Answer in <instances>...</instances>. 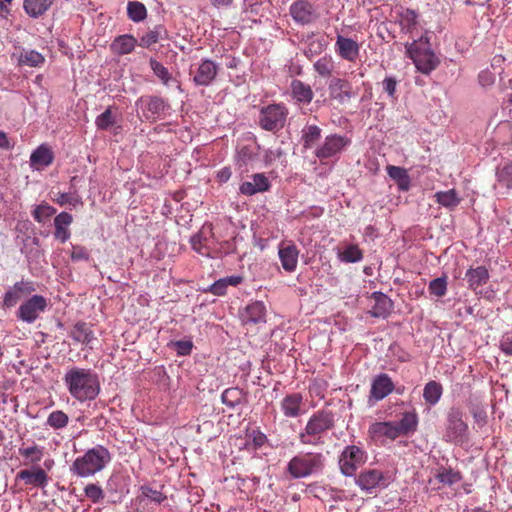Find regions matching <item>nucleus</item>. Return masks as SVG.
Wrapping results in <instances>:
<instances>
[{
	"mask_svg": "<svg viewBox=\"0 0 512 512\" xmlns=\"http://www.w3.org/2000/svg\"><path fill=\"white\" fill-rule=\"evenodd\" d=\"M436 479L444 484V485H453L462 480V475L459 471H454L453 469L440 468L436 475Z\"/></svg>",
	"mask_w": 512,
	"mask_h": 512,
	"instance_id": "nucleus-44",
	"label": "nucleus"
},
{
	"mask_svg": "<svg viewBox=\"0 0 512 512\" xmlns=\"http://www.w3.org/2000/svg\"><path fill=\"white\" fill-rule=\"evenodd\" d=\"M163 30L162 26H156L153 30L147 32L140 38L139 45L144 48H149L152 45L156 44L161 37V32Z\"/></svg>",
	"mask_w": 512,
	"mask_h": 512,
	"instance_id": "nucleus-50",
	"label": "nucleus"
},
{
	"mask_svg": "<svg viewBox=\"0 0 512 512\" xmlns=\"http://www.w3.org/2000/svg\"><path fill=\"white\" fill-rule=\"evenodd\" d=\"M127 16L133 22H141L147 17V9L142 2L129 1L127 4Z\"/></svg>",
	"mask_w": 512,
	"mask_h": 512,
	"instance_id": "nucleus-41",
	"label": "nucleus"
},
{
	"mask_svg": "<svg viewBox=\"0 0 512 512\" xmlns=\"http://www.w3.org/2000/svg\"><path fill=\"white\" fill-rule=\"evenodd\" d=\"M387 478L377 469H369L361 472L356 484L364 491L372 493L377 488H384L388 485Z\"/></svg>",
	"mask_w": 512,
	"mask_h": 512,
	"instance_id": "nucleus-16",
	"label": "nucleus"
},
{
	"mask_svg": "<svg viewBox=\"0 0 512 512\" xmlns=\"http://www.w3.org/2000/svg\"><path fill=\"white\" fill-rule=\"evenodd\" d=\"M289 111L284 103H273L261 108L259 112V126L266 131L277 132L287 121Z\"/></svg>",
	"mask_w": 512,
	"mask_h": 512,
	"instance_id": "nucleus-6",
	"label": "nucleus"
},
{
	"mask_svg": "<svg viewBox=\"0 0 512 512\" xmlns=\"http://www.w3.org/2000/svg\"><path fill=\"white\" fill-rule=\"evenodd\" d=\"M335 50L341 58L350 62L355 61L359 55L358 43L342 35L337 36Z\"/></svg>",
	"mask_w": 512,
	"mask_h": 512,
	"instance_id": "nucleus-24",
	"label": "nucleus"
},
{
	"mask_svg": "<svg viewBox=\"0 0 512 512\" xmlns=\"http://www.w3.org/2000/svg\"><path fill=\"white\" fill-rule=\"evenodd\" d=\"M325 462L326 458L320 452H301L290 459L286 471L293 479L307 478L320 474Z\"/></svg>",
	"mask_w": 512,
	"mask_h": 512,
	"instance_id": "nucleus-5",
	"label": "nucleus"
},
{
	"mask_svg": "<svg viewBox=\"0 0 512 512\" xmlns=\"http://www.w3.org/2000/svg\"><path fill=\"white\" fill-rule=\"evenodd\" d=\"M85 496L94 504L101 502L104 497V491L98 484L90 483L84 488Z\"/></svg>",
	"mask_w": 512,
	"mask_h": 512,
	"instance_id": "nucleus-51",
	"label": "nucleus"
},
{
	"mask_svg": "<svg viewBox=\"0 0 512 512\" xmlns=\"http://www.w3.org/2000/svg\"><path fill=\"white\" fill-rule=\"evenodd\" d=\"M418 427V415L413 411H407L402 414L399 422H396V428L399 435H409L414 433Z\"/></svg>",
	"mask_w": 512,
	"mask_h": 512,
	"instance_id": "nucleus-33",
	"label": "nucleus"
},
{
	"mask_svg": "<svg viewBox=\"0 0 512 512\" xmlns=\"http://www.w3.org/2000/svg\"><path fill=\"white\" fill-rule=\"evenodd\" d=\"M137 45V39L130 34H123L116 37L111 45L110 50L116 55H126L134 51Z\"/></svg>",
	"mask_w": 512,
	"mask_h": 512,
	"instance_id": "nucleus-30",
	"label": "nucleus"
},
{
	"mask_svg": "<svg viewBox=\"0 0 512 512\" xmlns=\"http://www.w3.org/2000/svg\"><path fill=\"white\" fill-rule=\"evenodd\" d=\"M498 182L507 188H512V162L506 163L497 171Z\"/></svg>",
	"mask_w": 512,
	"mask_h": 512,
	"instance_id": "nucleus-52",
	"label": "nucleus"
},
{
	"mask_svg": "<svg viewBox=\"0 0 512 512\" xmlns=\"http://www.w3.org/2000/svg\"><path fill=\"white\" fill-rule=\"evenodd\" d=\"M56 213V209L48 203H42L33 211V217L38 223H43Z\"/></svg>",
	"mask_w": 512,
	"mask_h": 512,
	"instance_id": "nucleus-49",
	"label": "nucleus"
},
{
	"mask_svg": "<svg viewBox=\"0 0 512 512\" xmlns=\"http://www.w3.org/2000/svg\"><path fill=\"white\" fill-rule=\"evenodd\" d=\"M478 80L481 86L488 87L495 82V75L489 70H483L479 73Z\"/></svg>",
	"mask_w": 512,
	"mask_h": 512,
	"instance_id": "nucleus-60",
	"label": "nucleus"
},
{
	"mask_svg": "<svg viewBox=\"0 0 512 512\" xmlns=\"http://www.w3.org/2000/svg\"><path fill=\"white\" fill-rule=\"evenodd\" d=\"M255 153L249 146H243L238 152V159L243 164H247L254 157Z\"/></svg>",
	"mask_w": 512,
	"mask_h": 512,
	"instance_id": "nucleus-64",
	"label": "nucleus"
},
{
	"mask_svg": "<svg viewBox=\"0 0 512 512\" xmlns=\"http://www.w3.org/2000/svg\"><path fill=\"white\" fill-rule=\"evenodd\" d=\"M280 409L287 418H298L307 412L305 399L302 393L286 394L280 401Z\"/></svg>",
	"mask_w": 512,
	"mask_h": 512,
	"instance_id": "nucleus-15",
	"label": "nucleus"
},
{
	"mask_svg": "<svg viewBox=\"0 0 512 512\" xmlns=\"http://www.w3.org/2000/svg\"><path fill=\"white\" fill-rule=\"evenodd\" d=\"M136 106L141 107L144 118L149 121H156L170 107L163 98L155 95L140 97Z\"/></svg>",
	"mask_w": 512,
	"mask_h": 512,
	"instance_id": "nucleus-12",
	"label": "nucleus"
},
{
	"mask_svg": "<svg viewBox=\"0 0 512 512\" xmlns=\"http://www.w3.org/2000/svg\"><path fill=\"white\" fill-rule=\"evenodd\" d=\"M44 62V56L35 50H24L18 58L20 66L40 67Z\"/></svg>",
	"mask_w": 512,
	"mask_h": 512,
	"instance_id": "nucleus-40",
	"label": "nucleus"
},
{
	"mask_svg": "<svg viewBox=\"0 0 512 512\" xmlns=\"http://www.w3.org/2000/svg\"><path fill=\"white\" fill-rule=\"evenodd\" d=\"M55 202L60 206H64L66 204L76 206L79 203V199L70 193H59Z\"/></svg>",
	"mask_w": 512,
	"mask_h": 512,
	"instance_id": "nucleus-56",
	"label": "nucleus"
},
{
	"mask_svg": "<svg viewBox=\"0 0 512 512\" xmlns=\"http://www.w3.org/2000/svg\"><path fill=\"white\" fill-rule=\"evenodd\" d=\"M270 181L263 173H256L252 175V181L243 182L239 191L246 196H252L256 193L265 192L270 189Z\"/></svg>",
	"mask_w": 512,
	"mask_h": 512,
	"instance_id": "nucleus-22",
	"label": "nucleus"
},
{
	"mask_svg": "<svg viewBox=\"0 0 512 512\" xmlns=\"http://www.w3.org/2000/svg\"><path fill=\"white\" fill-rule=\"evenodd\" d=\"M54 152L47 144L38 146L30 156V166L33 169L41 170L53 163Z\"/></svg>",
	"mask_w": 512,
	"mask_h": 512,
	"instance_id": "nucleus-25",
	"label": "nucleus"
},
{
	"mask_svg": "<svg viewBox=\"0 0 512 512\" xmlns=\"http://www.w3.org/2000/svg\"><path fill=\"white\" fill-rule=\"evenodd\" d=\"M149 65L154 75L162 82L165 86H170L171 83H175L179 91H182L181 84L176 80L169 70L159 61L154 58H150Z\"/></svg>",
	"mask_w": 512,
	"mask_h": 512,
	"instance_id": "nucleus-32",
	"label": "nucleus"
},
{
	"mask_svg": "<svg viewBox=\"0 0 512 512\" xmlns=\"http://www.w3.org/2000/svg\"><path fill=\"white\" fill-rule=\"evenodd\" d=\"M219 66L210 59H203L199 64L193 82L197 86H209L218 74Z\"/></svg>",
	"mask_w": 512,
	"mask_h": 512,
	"instance_id": "nucleus-17",
	"label": "nucleus"
},
{
	"mask_svg": "<svg viewBox=\"0 0 512 512\" xmlns=\"http://www.w3.org/2000/svg\"><path fill=\"white\" fill-rule=\"evenodd\" d=\"M489 271L485 266H478L476 268H469L465 273V279L468 287L476 291L479 287L485 285L489 280Z\"/></svg>",
	"mask_w": 512,
	"mask_h": 512,
	"instance_id": "nucleus-29",
	"label": "nucleus"
},
{
	"mask_svg": "<svg viewBox=\"0 0 512 512\" xmlns=\"http://www.w3.org/2000/svg\"><path fill=\"white\" fill-rule=\"evenodd\" d=\"M52 3L53 0H24L23 6L29 16L37 18L44 14Z\"/></svg>",
	"mask_w": 512,
	"mask_h": 512,
	"instance_id": "nucleus-39",
	"label": "nucleus"
},
{
	"mask_svg": "<svg viewBox=\"0 0 512 512\" xmlns=\"http://www.w3.org/2000/svg\"><path fill=\"white\" fill-rule=\"evenodd\" d=\"M339 259L346 263H356L363 259V253L358 245L350 244L339 253Z\"/></svg>",
	"mask_w": 512,
	"mask_h": 512,
	"instance_id": "nucleus-45",
	"label": "nucleus"
},
{
	"mask_svg": "<svg viewBox=\"0 0 512 512\" xmlns=\"http://www.w3.org/2000/svg\"><path fill=\"white\" fill-rule=\"evenodd\" d=\"M329 100L337 105H345L358 95L352 83L346 79L334 77L328 83Z\"/></svg>",
	"mask_w": 512,
	"mask_h": 512,
	"instance_id": "nucleus-8",
	"label": "nucleus"
},
{
	"mask_svg": "<svg viewBox=\"0 0 512 512\" xmlns=\"http://www.w3.org/2000/svg\"><path fill=\"white\" fill-rule=\"evenodd\" d=\"M470 413L478 424L482 425L486 422L487 415L482 407L473 406L470 408Z\"/></svg>",
	"mask_w": 512,
	"mask_h": 512,
	"instance_id": "nucleus-62",
	"label": "nucleus"
},
{
	"mask_svg": "<svg viewBox=\"0 0 512 512\" xmlns=\"http://www.w3.org/2000/svg\"><path fill=\"white\" fill-rule=\"evenodd\" d=\"M292 19L300 25H309L319 18L315 5L308 0H297L289 8Z\"/></svg>",
	"mask_w": 512,
	"mask_h": 512,
	"instance_id": "nucleus-14",
	"label": "nucleus"
},
{
	"mask_svg": "<svg viewBox=\"0 0 512 512\" xmlns=\"http://www.w3.org/2000/svg\"><path fill=\"white\" fill-rule=\"evenodd\" d=\"M349 144V138L332 134L325 138L323 144L315 151V155L323 162L327 159L338 157Z\"/></svg>",
	"mask_w": 512,
	"mask_h": 512,
	"instance_id": "nucleus-11",
	"label": "nucleus"
},
{
	"mask_svg": "<svg viewBox=\"0 0 512 512\" xmlns=\"http://www.w3.org/2000/svg\"><path fill=\"white\" fill-rule=\"evenodd\" d=\"M71 258L74 261L87 260L89 258L88 251L82 246H73Z\"/></svg>",
	"mask_w": 512,
	"mask_h": 512,
	"instance_id": "nucleus-63",
	"label": "nucleus"
},
{
	"mask_svg": "<svg viewBox=\"0 0 512 512\" xmlns=\"http://www.w3.org/2000/svg\"><path fill=\"white\" fill-rule=\"evenodd\" d=\"M22 480L26 485L43 488L47 485L48 475L41 467H33L32 469H24L17 473L16 481Z\"/></svg>",
	"mask_w": 512,
	"mask_h": 512,
	"instance_id": "nucleus-19",
	"label": "nucleus"
},
{
	"mask_svg": "<svg viewBox=\"0 0 512 512\" xmlns=\"http://www.w3.org/2000/svg\"><path fill=\"white\" fill-rule=\"evenodd\" d=\"M48 306L47 299L42 295H33L18 308L17 317L26 323H33L39 315L46 310Z\"/></svg>",
	"mask_w": 512,
	"mask_h": 512,
	"instance_id": "nucleus-9",
	"label": "nucleus"
},
{
	"mask_svg": "<svg viewBox=\"0 0 512 512\" xmlns=\"http://www.w3.org/2000/svg\"><path fill=\"white\" fill-rule=\"evenodd\" d=\"M227 290V285L223 278L215 281L206 291L212 293L213 295L222 296L225 295Z\"/></svg>",
	"mask_w": 512,
	"mask_h": 512,
	"instance_id": "nucleus-57",
	"label": "nucleus"
},
{
	"mask_svg": "<svg viewBox=\"0 0 512 512\" xmlns=\"http://www.w3.org/2000/svg\"><path fill=\"white\" fill-rule=\"evenodd\" d=\"M406 55L409 57L418 71L423 74H430L439 64V57L431 49L427 35H421L412 42L405 43Z\"/></svg>",
	"mask_w": 512,
	"mask_h": 512,
	"instance_id": "nucleus-4",
	"label": "nucleus"
},
{
	"mask_svg": "<svg viewBox=\"0 0 512 512\" xmlns=\"http://www.w3.org/2000/svg\"><path fill=\"white\" fill-rule=\"evenodd\" d=\"M249 439H251L255 449L263 446L267 441L266 435L259 430H252L249 434Z\"/></svg>",
	"mask_w": 512,
	"mask_h": 512,
	"instance_id": "nucleus-58",
	"label": "nucleus"
},
{
	"mask_svg": "<svg viewBox=\"0 0 512 512\" xmlns=\"http://www.w3.org/2000/svg\"><path fill=\"white\" fill-rule=\"evenodd\" d=\"M335 415L331 410L321 409L314 412L306 426L299 433V441L303 445H322L325 435L334 428Z\"/></svg>",
	"mask_w": 512,
	"mask_h": 512,
	"instance_id": "nucleus-2",
	"label": "nucleus"
},
{
	"mask_svg": "<svg viewBox=\"0 0 512 512\" xmlns=\"http://www.w3.org/2000/svg\"><path fill=\"white\" fill-rule=\"evenodd\" d=\"M292 99L297 105H308L312 102L314 92L311 86L301 80L293 79L290 84Z\"/></svg>",
	"mask_w": 512,
	"mask_h": 512,
	"instance_id": "nucleus-21",
	"label": "nucleus"
},
{
	"mask_svg": "<svg viewBox=\"0 0 512 512\" xmlns=\"http://www.w3.org/2000/svg\"><path fill=\"white\" fill-rule=\"evenodd\" d=\"M192 248L201 255H209L206 245L200 235H195L191 239Z\"/></svg>",
	"mask_w": 512,
	"mask_h": 512,
	"instance_id": "nucleus-59",
	"label": "nucleus"
},
{
	"mask_svg": "<svg viewBox=\"0 0 512 512\" xmlns=\"http://www.w3.org/2000/svg\"><path fill=\"white\" fill-rule=\"evenodd\" d=\"M419 14L410 8H401L398 12V22L403 33L409 34L412 38L417 34Z\"/></svg>",
	"mask_w": 512,
	"mask_h": 512,
	"instance_id": "nucleus-23",
	"label": "nucleus"
},
{
	"mask_svg": "<svg viewBox=\"0 0 512 512\" xmlns=\"http://www.w3.org/2000/svg\"><path fill=\"white\" fill-rule=\"evenodd\" d=\"M314 69L315 71L321 76V77H328L332 74L334 69V63L332 61L331 57H321L314 63Z\"/></svg>",
	"mask_w": 512,
	"mask_h": 512,
	"instance_id": "nucleus-48",
	"label": "nucleus"
},
{
	"mask_svg": "<svg viewBox=\"0 0 512 512\" xmlns=\"http://www.w3.org/2000/svg\"><path fill=\"white\" fill-rule=\"evenodd\" d=\"M364 462L365 452L355 445L345 447L339 458L340 470L345 476H353Z\"/></svg>",
	"mask_w": 512,
	"mask_h": 512,
	"instance_id": "nucleus-10",
	"label": "nucleus"
},
{
	"mask_svg": "<svg viewBox=\"0 0 512 512\" xmlns=\"http://www.w3.org/2000/svg\"><path fill=\"white\" fill-rule=\"evenodd\" d=\"M443 394L442 385L434 380L427 382L423 389V398L429 406H435Z\"/></svg>",
	"mask_w": 512,
	"mask_h": 512,
	"instance_id": "nucleus-36",
	"label": "nucleus"
},
{
	"mask_svg": "<svg viewBox=\"0 0 512 512\" xmlns=\"http://www.w3.org/2000/svg\"><path fill=\"white\" fill-rule=\"evenodd\" d=\"M174 350L180 356L189 355L193 348V343L190 340H179L172 343Z\"/></svg>",
	"mask_w": 512,
	"mask_h": 512,
	"instance_id": "nucleus-55",
	"label": "nucleus"
},
{
	"mask_svg": "<svg viewBox=\"0 0 512 512\" xmlns=\"http://www.w3.org/2000/svg\"><path fill=\"white\" fill-rule=\"evenodd\" d=\"M386 170L389 177L396 182L399 190L408 191L410 189L411 180L408 171L405 168L394 165H388L386 167Z\"/></svg>",
	"mask_w": 512,
	"mask_h": 512,
	"instance_id": "nucleus-34",
	"label": "nucleus"
},
{
	"mask_svg": "<svg viewBox=\"0 0 512 512\" xmlns=\"http://www.w3.org/2000/svg\"><path fill=\"white\" fill-rule=\"evenodd\" d=\"M221 400L229 408H235L245 400V393L238 387H230L223 391Z\"/></svg>",
	"mask_w": 512,
	"mask_h": 512,
	"instance_id": "nucleus-38",
	"label": "nucleus"
},
{
	"mask_svg": "<svg viewBox=\"0 0 512 512\" xmlns=\"http://www.w3.org/2000/svg\"><path fill=\"white\" fill-rule=\"evenodd\" d=\"M63 381L72 398L79 402L96 399L101 390L99 376L91 369L73 366L66 371Z\"/></svg>",
	"mask_w": 512,
	"mask_h": 512,
	"instance_id": "nucleus-1",
	"label": "nucleus"
},
{
	"mask_svg": "<svg viewBox=\"0 0 512 512\" xmlns=\"http://www.w3.org/2000/svg\"><path fill=\"white\" fill-rule=\"evenodd\" d=\"M19 455L24 458V465L36 464L41 461L44 456V448L36 444L25 447L22 445L19 450Z\"/></svg>",
	"mask_w": 512,
	"mask_h": 512,
	"instance_id": "nucleus-37",
	"label": "nucleus"
},
{
	"mask_svg": "<svg viewBox=\"0 0 512 512\" xmlns=\"http://www.w3.org/2000/svg\"><path fill=\"white\" fill-rule=\"evenodd\" d=\"M141 495L144 498H147L155 503H162L167 499L166 495H164L162 492L158 490H154L149 486H142L141 487Z\"/></svg>",
	"mask_w": 512,
	"mask_h": 512,
	"instance_id": "nucleus-54",
	"label": "nucleus"
},
{
	"mask_svg": "<svg viewBox=\"0 0 512 512\" xmlns=\"http://www.w3.org/2000/svg\"><path fill=\"white\" fill-rule=\"evenodd\" d=\"M245 323L258 324L266 321V307L261 301L248 304L241 314Z\"/></svg>",
	"mask_w": 512,
	"mask_h": 512,
	"instance_id": "nucleus-27",
	"label": "nucleus"
},
{
	"mask_svg": "<svg viewBox=\"0 0 512 512\" xmlns=\"http://www.w3.org/2000/svg\"><path fill=\"white\" fill-rule=\"evenodd\" d=\"M429 292L437 297H443L447 292V281L445 277L433 279L429 283Z\"/></svg>",
	"mask_w": 512,
	"mask_h": 512,
	"instance_id": "nucleus-53",
	"label": "nucleus"
},
{
	"mask_svg": "<svg viewBox=\"0 0 512 512\" xmlns=\"http://www.w3.org/2000/svg\"><path fill=\"white\" fill-rule=\"evenodd\" d=\"M444 439L457 445H462L468 440V425L463 420L460 408L452 407L449 410Z\"/></svg>",
	"mask_w": 512,
	"mask_h": 512,
	"instance_id": "nucleus-7",
	"label": "nucleus"
},
{
	"mask_svg": "<svg viewBox=\"0 0 512 512\" xmlns=\"http://www.w3.org/2000/svg\"><path fill=\"white\" fill-rule=\"evenodd\" d=\"M369 434L374 440H382L384 438L395 440L400 436L396 428V422L392 421L373 423L369 427Z\"/></svg>",
	"mask_w": 512,
	"mask_h": 512,
	"instance_id": "nucleus-26",
	"label": "nucleus"
},
{
	"mask_svg": "<svg viewBox=\"0 0 512 512\" xmlns=\"http://www.w3.org/2000/svg\"><path fill=\"white\" fill-rule=\"evenodd\" d=\"M111 461V453L103 445H96L78 456L70 466V471L78 477L87 478L102 471Z\"/></svg>",
	"mask_w": 512,
	"mask_h": 512,
	"instance_id": "nucleus-3",
	"label": "nucleus"
},
{
	"mask_svg": "<svg viewBox=\"0 0 512 512\" xmlns=\"http://www.w3.org/2000/svg\"><path fill=\"white\" fill-rule=\"evenodd\" d=\"M372 299L374 300V305L370 311L371 315L377 318H386L393 309L392 300L381 292H374Z\"/></svg>",
	"mask_w": 512,
	"mask_h": 512,
	"instance_id": "nucleus-28",
	"label": "nucleus"
},
{
	"mask_svg": "<svg viewBox=\"0 0 512 512\" xmlns=\"http://www.w3.org/2000/svg\"><path fill=\"white\" fill-rule=\"evenodd\" d=\"M72 221V215L67 212H61L54 218V236L62 243L66 242L70 238V231L68 226L72 223Z\"/></svg>",
	"mask_w": 512,
	"mask_h": 512,
	"instance_id": "nucleus-31",
	"label": "nucleus"
},
{
	"mask_svg": "<svg viewBox=\"0 0 512 512\" xmlns=\"http://www.w3.org/2000/svg\"><path fill=\"white\" fill-rule=\"evenodd\" d=\"M436 201L445 208L454 209L460 203V198L454 189L441 191L435 194Z\"/></svg>",
	"mask_w": 512,
	"mask_h": 512,
	"instance_id": "nucleus-42",
	"label": "nucleus"
},
{
	"mask_svg": "<svg viewBox=\"0 0 512 512\" xmlns=\"http://www.w3.org/2000/svg\"><path fill=\"white\" fill-rule=\"evenodd\" d=\"M69 422V417L61 410L53 411L47 418V425L51 428L58 430L66 427Z\"/></svg>",
	"mask_w": 512,
	"mask_h": 512,
	"instance_id": "nucleus-47",
	"label": "nucleus"
},
{
	"mask_svg": "<svg viewBox=\"0 0 512 512\" xmlns=\"http://www.w3.org/2000/svg\"><path fill=\"white\" fill-rule=\"evenodd\" d=\"M70 336L76 342L90 344L94 339L91 327L85 322H77L71 330Z\"/></svg>",
	"mask_w": 512,
	"mask_h": 512,
	"instance_id": "nucleus-35",
	"label": "nucleus"
},
{
	"mask_svg": "<svg viewBox=\"0 0 512 512\" xmlns=\"http://www.w3.org/2000/svg\"><path fill=\"white\" fill-rule=\"evenodd\" d=\"M279 259L283 269L287 272H294L298 264L299 250L292 242H282L279 245Z\"/></svg>",
	"mask_w": 512,
	"mask_h": 512,
	"instance_id": "nucleus-18",
	"label": "nucleus"
},
{
	"mask_svg": "<svg viewBox=\"0 0 512 512\" xmlns=\"http://www.w3.org/2000/svg\"><path fill=\"white\" fill-rule=\"evenodd\" d=\"M321 137V129L317 125H308L303 129L302 140L305 148H312Z\"/></svg>",
	"mask_w": 512,
	"mask_h": 512,
	"instance_id": "nucleus-46",
	"label": "nucleus"
},
{
	"mask_svg": "<svg viewBox=\"0 0 512 512\" xmlns=\"http://www.w3.org/2000/svg\"><path fill=\"white\" fill-rule=\"evenodd\" d=\"M35 291L34 283L29 280L17 281L13 286L8 287L3 296L2 306L5 309L15 307L23 298Z\"/></svg>",
	"mask_w": 512,
	"mask_h": 512,
	"instance_id": "nucleus-13",
	"label": "nucleus"
},
{
	"mask_svg": "<svg viewBox=\"0 0 512 512\" xmlns=\"http://www.w3.org/2000/svg\"><path fill=\"white\" fill-rule=\"evenodd\" d=\"M115 124L116 115L112 106L107 107L106 110L95 119V125L99 130L107 131Z\"/></svg>",
	"mask_w": 512,
	"mask_h": 512,
	"instance_id": "nucleus-43",
	"label": "nucleus"
},
{
	"mask_svg": "<svg viewBox=\"0 0 512 512\" xmlns=\"http://www.w3.org/2000/svg\"><path fill=\"white\" fill-rule=\"evenodd\" d=\"M394 387V383L388 374H379L373 379L370 397L376 401H380L388 396L394 390Z\"/></svg>",
	"mask_w": 512,
	"mask_h": 512,
	"instance_id": "nucleus-20",
	"label": "nucleus"
},
{
	"mask_svg": "<svg viewBox=\"0 0 512 512\" xmlns=\"http://www.w3.org/2000/svg\"><path fill=\"white\" fill-rule=\"evenodd\" d=\"M396 86L397 81L394 77H387L383 81V89L391 98H396Z\"/></svg>",
	"mask_w": 512,
	"mask_h": 512,
	"instance_id": "nucleus-61",
	"label": "nucleus"
}]
</instances>
